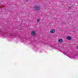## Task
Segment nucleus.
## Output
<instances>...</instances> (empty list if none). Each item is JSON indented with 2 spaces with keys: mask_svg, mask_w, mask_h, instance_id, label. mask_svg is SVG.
Returning <instances> with one entry per match:
<instances>
[{
  "mask_svg": "<svg viewBox=\"0 0 78 78\" xmlns=\"http://www.w3.org/2000/svg\"><path fill=\"white\" fill-rule=\"evenodd\" d=\"M35 11H38L40 9V7L39 6H35L34 7Z\"/></svg>",
  "mask_w": 78,
  "mask_h": 78,
  "instance_id": "1",
  "label": "nucleus"
},
{
  "mask_svg": "<svg viewBox=\"0 0 78 78\" xmlns=\"http://www.w3.org/2000/svg\"><path fill=\"white\" fill-rule=\"evenodd\" d=\"M31 35L32 36H36V32L35 31H32L31 32Z\"/></svg>",
  "mask_w": 78,
  "mask_h": 78,
  "instance_id": "2",
  "label": "nucleus"
},
{
  "mask_svg": "<svg viewBox=\"0 0 78 78\" xmlns=\"http://www.w3.org/2000/svg\"><path fill=\"white\" fill-rule=\"evenodd\" d=\"M55 29H51V30L50 31V33H55Z\"/></svg>",
  "mask_w": 78,
  "mask_h": 78,
  "instance_id": "3",
  "label": "nucleus"
},
{
  "mask_svg": "<svg viewBox=\"0 0 78 78\" xmlns=\"http://www.w3.org/2000/svg\"><path fill=\"white\" fill-rule=\"evenodd\" d=\"M63 41V40L62 39H59L58 40V42H59V43H62Z\"/></svg>",
  "mask_w": 78,
  "mask_h": 78,
  "instance_id": "4",
  "label": "nucleus"
},
{
  "mask_svg": "<svg viewBox=\"0 0 78 78\" xmlns=\"http://www.w3.org/2000/svg\"><path fill=\"white\" fill-rule=\"evenodd\" d=\"M71 37H67V39L68 40H70L71 39Z\"/></svg>",
  "mask_w": 78,
  "mask_h": 78,
  "instance_id": "5",
  "label": "nucleus"
},
{
  "mask_svg": "<svg viewBox=\"0 0 78 78\" xmlns=\"http://www.w3.org/2000/svg\"><path fill=\"white\" fill-rule=\"evenodd\" d=\"M37 22H39V21H40V19H38L37 20Z\"/></svg>",
  "mask_w": 78,
  "mask_h": 78,
  "instance_id": "6",
  "label": "nucleus"
},
{
  "mask_svg": "<svg viewBox=\"0 0 78 78\" xmlns=\"http://www.w3.org/2000/svg\"><path fill=\"white\" fill-rule=\"evenodd\" d=\"M64 54H66V53H64Z\"/></svg>",
  "mask_w": 78,
  "mask_h": 78,
  "instance_id": "7",
  "label": "nucleus"
},
{
  "mask_svg": "<svg viewBox=\"0 0 78 78\" xmlns=\"http://www.w3.org/2000/svg\"><path fill=\"white\" fill-rule=\"evenodd\" d=\"M27 0H26V1H27Z\"/></svg>",
  "mask_w": 78,
  "mask_h": 78,
  "instance_id": "8",
  "label": "nucleus"
}]
</instances>
